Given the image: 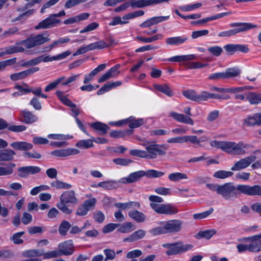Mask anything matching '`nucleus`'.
Here are the masks:
<instances>
[{
    "mask_svg": "<svg viewBox=\"0 0 261 261\" xmlns=\"http://www.w3.org/2000/svg\"><path fill=\"white\" fill-rule=\"evenodd\" d=\"M77 203V199L73 190L64 192L60 196V201L56 204L57 207L63 213L70 214L72 210L67 205H74Z\"/></svg>",
    "mask_w": 261,
    "mask_h": 261,
    "instance_id": "obj_1",
    "label": "nucleus"
},
{
    "mask_svg": "<svg viewBox=\"0 0 261 261\" xmlns=\"http://www.w3.org/2000/svg\"><path fill=\"white\" fill-rule=\"evenodd\" d=\"M10 146L15 150L23 151L24 152L22 154V156L25 158L39 159L42 157L41 154L36 151H29V150L33 148V145L32 143L28 142H13L10 144Z\"/></svg>",
    "mask_w": 261,
    "mask_h": 261,
    "instance_id": "obj_2",
    "label": "nucleus"
},
{
    "mask_svg": "<svg viewBox=\"0 0 261 261\" xmlns=\"http://www.w3.org/2000/svg\"><path fill=\"white\" fill-rule=\"evenodd\" d=\"M230 27L234 29L228 31L221 32L219 33L218 36L222 37H228L234 36L238 33L247 31L251 29L256 28V24L248 22H234L229 24Z\"/></svg>",
    "mask_w": 261,
    "mask_h": 261,
    "instance_id": "obj_3",
    "label": "nucleus"
},
{
    "mask_svg": "<svg viewBox=\"0 0 261 261\" xmlns=\"http://www.w3.org/2000/svg\"><path fill=\"white\" fill-rule=\"evenodd\" d=\"M238 187L239 185L236 187L232 182L225 183L220 185L218 194L221 195L226 200H231L240 195Z\"/></svg>",
    "mask_w": 261,
    "mask_h": 261,
    "instance_id": "obj_4",
    "label": "nucleus"
},
{
    "mask_svg": "<svg viewBox=\"0 0 261 261\" xmlns=\"http://www.w3.org/2000/svg\"><path fill=\"white\" fill-rule=\"evenodd\" d=\"M65 14L66 13L64 10L61 11L58 13L50 14L46 18L42 20L38 25H36L35 29L38 30L52 28L61 22V20L57 19V17L64 16Z\"/></svg>",
    "mask_w": 261,
    "mask_h": 261,
    "instance_id": "obj_5",
    "label": "nucleus"
},
{
    "mask_svg": "<svg viewBox=\"0 0 261 261\" xmlns=\"http://www.w3.org/2000/svg\"><path fill=\"white\" fill-rule=\"evenodd\" d=\"M146 150V159H154L158 155H165L166 154L167 147L165 145L158 144L155 143L144 144Z\"/></svg>",
    "mask_w": 261,
    "mask_h": 261,
    "instance_id": "obj_6",
    "label": "nucleus"
},
{
    "mask_svg": "<svg viewBox=\"0 0 261 261\" xmlns=\"http://www.w3.org/2000/svg\"><path fill=\"white\" fill-rule=\"evenodd\" d=\"M50 40L49 38L44 37L43 34H38L21 41L19 44H23L26 48L29 49L42 45Z\"/></svg>",
    "mask_w": 261,
    "mask_h": 261,
    "instance_id": "obj_7",
    "label": "nucleus"
},
{
    "mask_svg": "<svg viewBox=\"0 0 261 261\" xmlns=\"http://www.w3.org/2000/svg\"><path fill=\"white\" fill-rule=\"evenodd\" d=\"M150 207L158 214L165 215H174L178 212V209L170 204H159L154 203H150Z\"/></svg>",
    "mask_w": 261,
    "mask_h": 261,
    "instance_id": "obj_8",
    "label": "nucleus"
},
{
    "mask_svg": "<svg viewBox=\"0 0 261 261\" xmlns=\"http://www.w3.org/2000/svg\"><path fill=\"white\" fill-rule=\"evenodd\" d=\"M261 233L250 237L242 239L245 242H248L249 251L257 253L261 251Z\"/></svg>",
    "mask_w": 261,
    "mask_h": 261,
    "instance_id": "obj_9",
    "label": "nucleus"
},
{
    "mask_svg": "<svg viewBox=\"0 0 261 261\" xmlns=\"http://www.w3.org/2000/svg\"><path fill=\"white\" fill-rule=\"evenodd\" d=\"M238 190L240 194L261 196V186L259 185L250 186L246 185H239Z\"/></svg>",
    "mask_w": 261,
    "mask_h": 261,
    "instance_id": "obj_10",
    "label": "nucleus"
},
{
    "mask_svg": "<svg viewBox=\"0 0 261 261\" xmlns=\"http://www.w3.org/2000/svg\"><path fill=\"white\" fill-rule=\"evenodd\" d=\"M193 246L191 244H182L180 242L172 244L171 248L166 251L168 255H173L182 253L192 249Z\"/></svg>",
    "mask_w": 261,
    "mask_h": 261,
    "instance_id": "obj_11",
    "label": "nucleus"
},
{
    "mask_svg": "<svg viewBox=\"0 0 261 261\" xmlns=\"http://www.w3.org/2000/svg\"><path fill=\"white\" fill-rule=\"evenodd\" d=\"M256 157L252 155L236 162L231 168L232 171H239L246 168L253 162L255 161Z\"/></svg>",
    "mask_w": 261,
    "mask_h": 261,
    "instance_id": "obj_12",
    "label": "nucleus"
},
{
    "mask_svg": "<svg viewBox=\"0 0 261 261\" xmlns=\"http://www.w3.org/2000/svg\"><path fill=\"white\" fill-rule=\"evenodd\" d=\"M210 144L213 147L221 149L225 152L230 153L234 142L213 140L210 142Z\"/></svg>",
    "mask_w": 261,
    "mask_h": 261,
    "instance_id": "obj_13",
    "label": "nucleus"
},
{
    "mask_svg": "<svg viewBox=\"0 0 261 261\" xmlns=\"http://www.w3.org/2000/svg\"><path fill=\"white\" fill-rule=\"evenodd\" d=\"M144 176L145 171L140 170L129 174L127 177L121 178L119 180V182L123 184H132L139 180Z\"/></svg>",
    "mask_w": 261,
    "mask_h": 261,
    "instance_id": "obj_14",
    "label": "nucleus"
},
{
    "mask_svg": "<svg viewBox=\"0 0 261 261\" xmlns=\"http://www.w3.org/2000/svg\"><path fill=\"white\" fill-rule=\"evenodd\" d=\"M114 42V40L112 38H109L107 41L99 40L94 43H92L87 45L88 51L94 49H102L111 46Z\"/></svg>",
    "mask_w": 261,
    "mask_h": 261,
    "instance_id": "obj_15",
    "label": "nucleus"
},
{
    "mask_svg": "<svg viewBox=\"0 0 261 261\" xmlns=\"http://www.w3.org/2000/svg\"><path fill=\"white\" fill-rule=\"evenodd\" d=\"M58 250L61 256L69 255L74 252V246L71 240L61 243L58 245Z\"/></svg>",
    "mask_w": 261,
    "mask_h": 261,
    "instance_id": "obj_16",
    "label": "nucleus"
},
{
    "mask_svg": "<svg viewBox=\"0 0 261 261\" xmlns=\"http://www.w3.org/2000/svg\"><path fill=\"white\" fill-rule=\"evenodd\" d=\"M182 94L187 98L197 102L204 101V97H205V96H204L203 93V91H202L200 94H197L195 90L189 89L183 90L182 91Z\"/></svg>",
    "mask_w": 261,
    "mask_h": 261,
    "instance_id": "obj_17",
    "label": "nucleus"
},
{
    "mask_svg": "<svg viewBox=\"0 0 261 261\" xmlns=\"http://www.w3.org/2000/svg\"><path fill=\"white\" fill-rule=\"evenodd\" d=\"M39 70V67H32L25 70L10 75V79L13 81H16L25 78Z\"/></svg>",
    "mask_w": 261,
    "mask_h": 261,
    "instance_id": "obj_18",
    "label": "nucleus"
},
{
    "mask_svg": "<svg viewBox=\"0 0 261 261\" xmlns=\"http://www.w3.org/2000/svg\"><path fill=\"white\" fill-rule=\"evenodd\" d=\"M80 151L77 149L68 148L53 150L51 152V154L57 157H66L69 155L77 154Z\"/></svg>",
    "mask_w": 261,
    "mask_h": 261,
    "instance_id": "obj_19",
    "label": "nucleus"
},
{
    "mask_svg": "<svg viewBox=\"0 0 261 261\" xmlns=\"http://www.w3.org/2000/svg\"><path fill=\"white\" fill-rule=\"evenodd\" d=\"M244 124L247 126H254L261 125V112L254 114L252 116H249L244 119Z\"/></svg>",
    "mask_w": 261,
    "mask_h": 261,
    "instance_id": "obj_20",
    "label": "nucleus"
},
{
    "mask_svg": "<svg viewBox=\"0 0 261 261\" xmlns=\"http://www.w3.org/2000/svg\"><path fill=\"white\" fill-rule=\"evenodd\" d=\"M170 116L177 122L191 125H193L194 124V121L191 117L184 114H179L175 112H171L170 113Z\"/></svg>",
    "mask_w": 261,
    "mask_h": 261,
    "instance_id": "obj_21",
    "label": "nucleus"
},
{
    "mask_svg": "<svg viewBox=\"0 0 261 261\" xmlns=\"http://www.w3.org/2000/svg\"><path fill=\"white\" fill-rule=\"evenodd\" d=\"M0 150V162H11L16 155L15 151L10 148H3Z\"/></svg>",
    "mask_w": 261,
    "mask_h": 261,
    "instance_id": "obj_22",
    "label": "nucleus"
},
{
    "mask_svg": "<svg viewBox=\"0 0 261 261\" xmlns=\"http://www.w3.org/2000/svg\"><path fill=\"white\" fill-rule=\"evenodd\" d=\"M119 180H106L99 182L97 184H95L91 186L93 188L101 187L105 190H110L117 188L119 187Z\"/></svg>",
    "mask_w": 261,
    "mask_h": 261,
    "instance_id": "obj_23",
    "label": "nucleus"
},
{
    "mask_svg": "<svg viewBox=\"0 0 261 261\" xmlns=\"http://www.w3.org/2000/svg\"><path fill=\"white\" fill-rule=\"evenodd\" d=\"M71 54V52L69 50L64 51L61 54H60L56 56L50 57L49 56H45L44 55H41L40 57L41 59V62H51L53 61L60 60L64 59L67 57Z\"/></svg>",
    "mask_w": 261,
    "mask_h": 261,
    "instance_id": "obj_24",
    "label": "nucleus"
},
{
    "mask_svg": "<svg viewBox=\"0 0 261 261\" xmlns=\"http://www.w3.org/2000/svg\"><path fill=\"white\" fill-rule=\"evenodd\" d=\"M130 218L137 223H143L146 219V215L142 212L137 210H133L128 212Z\"/></svg>",
    "mask_w": 261,
    "mask_h": 261,
    "instance_id": "obj_25",
    "label": "nucleus"
},
{
    "mask_svg": "<svg viewBox=\"0 0 261 261\" xmlns=\"http://www.w3.org/2000/svg\"><path fill=\"white\" fill-rule=\"evenodd\" d=\"M114 205L117 208L122 210H126L130 208L140 209L141 208L140 202L137 201H128L125 203L117 202L114 203Z\"/></svg>",
    "mask_w": 261,
    "mask_h": 261,
    "instance_id": "obj_26",
    "label": "nucleus"
},
{
    "mask_svg": "<svg viewBox=\"0 0 261 261\" xmlns=\"http://www.w3.org/2000/svg\"><path fill=\"white\" fill-rule=\"evenodd\" d=\"M160 224L162 226L156 228H180L182 222L179 220H171L166 222H161Z\"/></svg>",
    "mask_w": 261,
    "mask_h": 261,
    "instance_id": "obj_27",
    "label": "nucleus"
},
{
    "mask_svg": "<svg viewBox=\"0 0 261 261\" xmlns=\"http://www.w3.org/2000/svg\"><path fill=\"white\" fill-rule=\"evenodd\" d=\"M90 126L101 135H106L110 128L108 125L99 121L91 123L90 124Z\"/></svg>",
    "mask_w": 261,
    "mask_h": 261,
    "instance_id": "obj_28",
    "label": "nucleus"
},
{
    "mask_svg": "<svg viewBox=\"0 0 261 261\" xmlns=\"http://www.w3.org/2000/svg\"><path fill=\"white\" fill-rule=\"evenodd\" d=\"M246 98L250 105H257L261 103V93L249 92L246 94Z\"/></svg>",
    "mask_w": 261,
    "mask_h": 261,
    "instance_id": "obj_29",
    "label": "nucleus"
},
{
    "mask_svg": "<svg viewBox=\"0 0 261 261\" xmlns=\"http://www.w3.org/2000/svg\"><path fill=\"white\" fill-rule=\"evenodd\" d=\"M248 145L241 141L237 144L234 142V145H232L231 152L230 154L234 155H242L245 153V150L243 148H248Z\"/></svg>",
    "mask_w": 261,
    "mask_h": 261,
    "instance_id": "obj_30",
    "label": "nucleus"
},
{
    "mask_svg": "<svg viewBox=\"0 0 261 261\" xmlns=\"http://www.w3.org/2000/svg\"><path fill=\"white\" fill-rule=\"evenodd\" d=\"M188 40L186 36H176L168 37L166 39V43L170 45H178L184 43Z\"/></svg>",
    "mask_w": 261,
    "mask_h": 261,
    "instance_id": "obj_31",
    "label": "nucleus"
},
{
    "mask_svg": "<svg viewBox=\"0 0 261 261\" xmlns=\"http://www.w3.org/2000/svg\"><path fill=\"white\" fill-rule=\"evenodd\" d=\"M21 116L23 117L22 121L25 123L29 124L32 123L37 121L38 117L35 115L32 112L24 110L21 112Z\"/></svg>",
    "mask_w": 261,
    "mask_h": 261,
    "instance_id": "obj_32",
    "label": "nucleus"
},
{
    "mask_svg": "<svg viewBox=\"0 0 261 261\" xmlns=\"http://www.w3.org/2000/svg\"><path fill=\"white\" fill-rule=\"evenodd\" d=\"M129 123V127L130 128H135L142 125L144 123L143 118L136 119L134 116H131L126 119V124Z\"/></svg>",
    "mask_w": 261,
    "mask_h": 261,
    "instance_id": "obj_33",
    "label": "nucleus"
},
{
    "mask_svg": "<svg viewBox=\"0 0 261 261\" xmlns=\"http://www.w3.org/2000/svg\"><path fill=\"white\" fill-rule=\"evenodd\" d=\"M145 234V232L143 229H138L133 233L129 237L123 239V242H134L144 237Z\"/></svg>",
    "mask_w": 261,
    "mask_h": 261,
    "instance_id": "obj_34",
    "label": "nucleus"
},
{
    "mask_svg": "<svg viewBox=\"0 0 261 261\" xmlns=\"http://www.w3.org/2000/svg\"><path fill=\"white\" fill-rule=\"evenodd\" d=\"M56 94L59 98L60 100L65 106L69 107H75V105L73 103L70 99H69L66 96L63 95L62 91L58 90L56 92Z\"/></svg>",
    "mask_w": 261,
    "mask_h": 261,
    "instance_id": "obj_35",
    "label": "nucleus"
},
{
    "mask_svg": "<svg viewBox=\"0 0 261 261\" xmlns=\"http://www.w3.org/2000/svg\"><path fill=\"white\" fill-rule=\"evenodd\" d=\"M154 87L156 90L164 93L169 97H171L173 95V92L172 89L167 85L156 84L154 85Z\"/></svg>",
    "mask_w": 261,
    "mask_h": 261,
    "instance_id": "obj_36",
    "label": "nucleus"
},
{
    "mask_svg": "<svg viewBox=\"0 0 261 261\" xmlns=\"http://www.w3.org/2000/svg\"><path fill=\"white\" fill-rule=\"evenodd\" d=\"M164 36L162 34H158L150 37H143L141 36H137L136 39L144 43L152 42L158 40H161Z\"/></svg>",
    "mask_w": 261,
    "mask_h": 261,
    "instance_id": "obj_37",
    "label": "nucleus"
},
{
    "mask_svg": "<svg viewBox=\"0 0 261 261\" xmlns=\"http://www.w3.org/2000/svg\"><path fill=\"white\" fill-rule=\"evenodd\" d=\"M224 72L225 79H230L239 76L241 74V70L237 67L227 69Z\"/></svg>",
    "mask_w": 261,
    "mask_h": 261,
    "instance_id": "obj_38",
    "label": "nucleus"
},
{
    "mask_svg": "<svg viewBox=\"0 0 261 261\" xmlns=\"http://www.w3.org/2000/svg\"><path fill=\"white\" fill-rule=\"evenodd\" d=\"M216 233L215 229H206L203 231H200L196 236L195 237L198 239H210L214 234Z\"/></svg>",
    "mask_w": 261,
    "mask_h": 261,
    "instance_id": "obj_39",
    "label": "nucleus"
},
{
    "mask_svg": "<svg viewBox=\"0 0 261 261\" xmlns=\"http://www.w3.org/2000/svg\"><path fill=\"white\" fill-rule=\"evenodd\" d=\"M16 166V164L13 163H10L7 165V167H0V176L9 175L13 173V168Z\"/></svg>",
    "mask_w": 261,
    "mask_h": 261,
    "instance_id": "obj_40",
    "label": "nucleus"
},
{
    "mask_svg": "<svg viewBox=\"0 0 261 261\" xmlns=\"http://www.w3.org/2000/svg\"><path fill=\"white\" fill-rule=\"evenodd\" d=\"M188 178L187 174L180 172L172 173L168 176L169 179L173 182H177L181 179H187Z\"/></svg>",
    "mask_w": 261,
    "mask_h": 261,
    "instance_id": "obj_41",
    "label": "nucleus"
},
{
    "mask_svg": "<svg viewBox=\"0 0 261 261\" xmlns=\"http://www.w3.org/2000/svg\"><path fill=\"white\" fill-rule=\"evenodd\" d=\"M133 226L132 222H126L121 225L117 223H109L103 228H131Z\"/></svg>",
    "mask_w": 261,
    "mask_h": 261,
    "instance_id": "obj_42",
    "label": "nucleus"
},
{
    "mask_svg": "<svg viewBox=\"0 0 261 261\" xmlns=\"http://www.w3.org/2000/svg\"><path fill=\"white\" fill-rule=\"evenodd\" d=\"M92 139L82 140L77 142L76 146L82 149H88L94 146Z\"/></svg>",
    "mask_w": 261,
    "mask_h": 261,
    "instance_id": "obj_43",
    "label": "nucleus"
},
{
    "mask_svg": "<svg viewBox=\"0 0 261 261\" xmlns=\"http://www.w3.org/2000/svg\"><path fill=\"white\" fill-rule=\"evenodd\" d=\"M50 186L58 189H69L72 187L70 184L64 182L58 179L52 181L50 183Z\"/></svg>",
    "mask_w": 261,
    "mask_h": 261,
    "instance_id": "obj_44",
    "label": "nucleus"
},
{
    "mask_svg": "<svg viewBox=\"0 0 261 261\" xmlns=\"http://www.w3.org/2000/svg\"><path fill=\"white\" fill-rule=\"evenodd\" d=\"M43 254V250L31 249L26 250L23 252V255L28 257L41 256Z\"/></svg>",
    "mask_w": 261,
    "mask_h": 261,
    "instance_id": "obj_45",
    "label": "nucleus"
},
{
    "mask_svg": "<svg viewBox=\"0 0 261 261\" xmlns=\"http://www.w3.org/2000/svg\"><path fill=\"white\" fill-rule=\"evenodd\" d=\"M133 130L132 129H127L124 131H112L110 135L113 138H120L125 136L126 135H129L133 134Z\"/></svg>",
    "mask_w": 261,
    "mask_h": 261,
    "instance_id": "obj_46",
    "label": "nucleus"
},
{
    "mask_svg": "<svg viewBox=\"0 0 261 261\" xmlns=\"http://www.w3.org/2000/svg\"><path fill=\"white\" fill-rule=\"evenodd\" d=\"M179 229H150V233L151 235L156 236L163 234L173 233L177 232Z\"/></svg>",
    "mask_w": 261,
    "mask_h": 261,
    "instance_id": "obj_47",
    "label": "nucleus"
},
{
    "mask_svg": "<svg viewBox=\"0 0 261 261\" xmlns=\"http://www.w3.org/2000/svg\"><path fill=\"white\" fill-rule=\"evenodd\" d=\"M233 174V172L231 171L219 170L214 173L213 176L216 178L224 179L231 176Z\"/></svg>",
    "mask_w": 261,
    "mask_h": 261,
    "instance_id": "obj_48",
    "label": "nucleus"
},
{
    "mask_svg": "<svg viewBox=\"0 0 261 261\" xmlns=\"http://www.w3.org/2000/svg\"><path fill=\"white\" fill-rule=\"evenodd\" d=\"M165 173L162 171H159L155 170H148L145 171V176L148 178H157L163 176Z\"/></svg>",
    "mask_w": 261,
    "mask_h": 261,
    "instance_id": "obj_49",
    "label": "nucleus"
},
{
    "mask_svg": "<svg viewBox=\"0 0 261 261\" xmlns=\"http://www.w3.org/2000/svg\"><path fill=\"white\" fill-rule=\"evenodd\" d=\"M62 79L58 78L55 81H53L52 82L50 83L49 84H48L45 88L44 91L46 92H49L51 90H54L56 89L57 86L61 84V82H62Z\"/></svg>",
    "mask_w": 261,
    "mask_h": 261,
    "instance_id": "obj_50",
    "label": "nucleus"
},
{
    "mask_svg": "<svg viewBox=\"0 0 261 261\" xmlns=\"http://www.w3.org/2000/svg\"><path fill=\"white\" fill-rule=\"evenodd\" d=\"M213 212L214 208L213 207H211L206 211L194 214L193 217L195 220H200L207 217L209 215L212 214Z\"/></svg>",
    "mask_w": 261,
    "mask_h": 261,
    "instance_id": "obj_51",
    "label": "nucleus"
},
{
    "mask_svg": "<svg viewBox=\"0 0 261 261\" xmlns=\"http://www.w3.org/2000/svg\"><path fill=\"white\" fill-rule=\"evenodd\" d=\"M202 4L201 3H197L192 5H188L179 7V9L184 12H188L196 9L199 8L202 6Z\"/></svg>",
    "mask_w": 261,
    "mask_h": 261,
    "instance_id": "obj_52",
    "label": "nucleus"
},
{
    "mask_svg": "<svg viewBox=\"0 0 261 261\" xmlns=\"http://www.w3.org/2000/svg\"><path fill=\"white\" fill-rule=\"evenodd\" d=\"M80 76V74L74 75L71 76H70L68 78H66L65 76L60 77V79H62V82H61V85L62 86H67L70 84V83L76 81Z\"/></svg>",
    "mask_w": 261,
    "mask_h": 261,
    "instance_id": "obj_53",
    "label": "nucleus"
},
{
    "mask_svg": "<svg viewBox=\"0 0 261 261\" xmlns=\"http://www.w3.org/2000/svg\"><path fill=\"white\" fill-rule=\"evenodd\" d=\"M113 162L116 165L126 166L132 163L133 161L128 159L116 158L113 159Z\"/></svg>",
    "mask_w": 261,
    "mask_h": 261,
    "instance_id": "obj_54",
    "label": "nucleus"
},
{
    "mask_svg": "<svg viewBox=\"0 0 261 261\" xmlns=\"http://www.w3.org/2000/svg\"><path fill=\"white\" fill-rule=\"evenodd\" d=\"M207 50L216 57H219L223 52L222 48L219 46L210 47L208 48Z\"/></svg>",
    "mask_w": 261,
    "mask_h": 261,
    "instance_id": "obj_55",
    "label": "nucleus"
},
{
    "mask_svg": "<svg viewBox=\"0 0 261 261\" xmlns=\"http://www.w3.org/2000/svg\"><path fill=\"white\" fill-rule=\"evenodd\" d=\"M185 142H190L192 144L200 145L201 141V138L198 139L196 136H184Z\"/></svg>",
    "mask_w": 261,
    "mask_h": 261,
    "instance_id": "obj_56",
    "label": "nucleus"
},
{
    "mask_svg": "<svg viewBox=\"0 0 261 261\" xmlns=\"http://www.w3.org/2000/svg\"><path fill=\"white\" fill-rule=\"evenodd\" d=\"M23 231L19 232L14 234L11 237V240L15 244H20L23 242V240L21 239V237L24 234Z\"/></svg>",
    "mask_w": 261,
    "mask_h": 261,
    "instance_id": "obj_57",
    "label": "nucleus"
},
{
    "mask_svg": "<svg viewBox=\"0 0 261 261\" xmlns=\"http://www.w3.org/2000/svg\"><path fill=\"white\" fill-rule=\"evenodd\" d=\"M40 63H41V59L40 57L38 56L32 60L23 62L21 64V66L22 67H27L29 66H32L38 65Z\"/></svg>",
    "mask_w": 261,
    "mask_h": 261,
    "instance_id": "obj_58",
    "label": "nucleus"
},
{
    "mask_svg": "<svg viewBox=\"0 0 261 261\" xmlns=\"http://www.w3.org/2000/svg\"><path fill=\"white\" fill-rule=\"evenodd\" d=\"M59 252H60L59 251V250H53L46 253H44V252L43 251L42 255L43 256L44 259H49L61 256V255Z\"/></svg>",
    "mask_w": 261,
    "mask_h": 261,
    "instance_id": "obj_59",
    "label": "nucleus"
},
{
    "mask_svg": "<svg viewBox=\"0 0 261 261\" xmlns=\"http://www.w3.org/2000/svg\"><path fill=\"white\" fill-rule=\"evenodd\" d=\"M27 127L23 125H9L8 129L12 132H22L25 130Z\"/></svg>",
    "mask_w": 261,
    "mask_h": 261,
    "instance_id": "obj_60",
    "label": "nucleus"
},
{
    "mask_svg": "<svg viewBox=\"0 0 261 261\" xmlns=\"http://www.w3.org/2000/svg\"><path fill=\"white\" fill-rule=\"evenodd\" d=\"M96 199L95 198H92L88 200H85L83 204L89 211L92 210L94 208L96 203Z\"/></svg>",
    "mask_w": 261,
    "mask_h": 261,
    "instance_id": "obj_61",
    "label": "nucleus"
},
{
    "mask_svg": "<svg viewBox=\"0 0 261 261\" xmlns=\"http://www.w3.org/2000/svg\"><path fill=\"white\" fill-rule=\"evenodd\" d=\"M99 27V24L96 22H92L87 25L84 29L81 30L80 32L81 34L93 31Z\"/></svg>",
    "mask_w": 261,
    "mask_h": 261,
    "instance_id": "obj_62",
    "label": "nucleus"
},
{
    "mask_svg": "<svg viewBox=\"0 0 261 261\" xmlns=\"http://www.w3.org/2000/svg\"><path fill=\"white\" fill-rule=\"evenodd\" d=\"M103 253L106 255L105 261H108L109 260H113L116 256L115 252L109 249H105L103 250Z\"/></svg>",
    "mask_w": 261,
    "mask_h": 261,
    "instance_id": "obj_63",
    "label": "nucleus"
},
{
    "mask_svg": "<svg viewBox=\"0 0 261 261\" xmlns=\"http://www.w3.org/2000/svg\"><path fill=\"white\" fill-rule=\"evenodd\" d=\"M129 154L133 156L146 159V151L144 150L132 149L130 150Z\"/></svg>",
    "mask_w": 261,
    "mask_h": 261,
    "instance_id": "obj_64",
    "label": "nucleus"
}]
</instances>
